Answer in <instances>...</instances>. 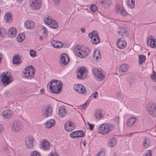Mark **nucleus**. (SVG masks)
Instances as JSON below:
<instances>
[{
  "label": "nucleus",
  "mask_w": 156,
  "mask_h": 156,
  "mask_svg": "<svg viewBox=\"0 0 156 156\" xmlns=\"http://www.w3.org/2000/svg\"><path fill=\"white\" fill-rule=\"evenodd\" d=\"M147 109L148 113L151 116H156V106L154 104L148 103L147 105Z\"/></svg>",
  "instance_id": "8"
},
{
  "label": "nucleus",
  "mask_w": 156,
  "mask_h": 156,
  "mask_svg": "<svg viewBox=\"0 0 156 156\" xmlns=\"http://www.w3.org/2000/svg\"><path fill=\"white\" fill-rule=\"evenodd\" d=\"M80 30L82 33H83L85 31V29L83 28H81L80 29Z\"/></svg>",
  "instance_id": "64"
},
{
  "label": "nucleus",
  "mask_w": 156,
  "mask_h": 156,
  "mask_svg": "<svg viewBox=\"0 0 156 156\" xmlns=\"http://www.w3.org/2000/svg\"><path fill=\"white\" fill-rule=\"evenodd\" d=\"M12 131L15 132H18L21 131L23 129L22 123L17 121H14L11 124Z\"/></svg>",
  "instance_id": "6"
},
{
  "label": "nucleus",
  "mask_w": 156,
  "mask_h": 156,
  "mask_svg": "<svg viewBox=\"0 0 156 156\" xmlns=\"http://www.w3.org/2000/svg\"><path fill=\"white\" fill-rule=\"evenodd\" d=\"M34 138L31 136L28 137L26 138L25 139V143L26 146L28 148L31 149L34 148Z\"/></svg>",
  "instance_id": "11"
},
{
  "label": "nucleus",
  "mask_w": 156,
  "mask_h": 156,
  "mask_svg": "<svg viewBox=\"0 0 156 156\" xmlns=\"http://www.w3.org/2000/svg\"><path fill=\"white\" fill-rule=\"evenodd\" d=\"M40 148L44 151L49 149V142L47 140H44L41 142L40 144Z\"/></svg>",
  "instance_id": "17"
},
{
  "label": "nucleus",
  "mask_w": 156,
  "mask_h": 156,
  "mask_svg": "<svg viewBox=\"0 0 156 156\" xmlns=\"http://www.w3.org/2000/svg\"><path fill=\"white\" fill-rule=\"evenodd\" d=\"M105 154V153L104 151H101L98 153L96 155V156H104Z\"/></svg>",
  "instance_id": "49"
},
{
  "label": "nucleus",
  "mask_w": 156,
  "mask_h": 156,
  "mask_svg": "<svg viewBox=\"0 0 156 156\" xmlns=\"http://www.w3.org/2000/svg\"><path fill=\"white\" fill-rule=\"evenodd\" d=\"M7 72L6 73L5 72L2 73L3 77L2 78L1 81L4 86L9 84L13 80V77L11 76V75H7Z\"/></svg>",
  "instance_id": "4"
},
{
  "label": "nucleus",
  "mask_w": 156,
  "mask_h": 156,
  "mask_svg": "<svg viewBox=\"0 0 156 156\" xmlns=\"http://www.w3.org/2000/svg\"><path fill=\"white\" fill-rule=\"evenodd\" d=\"M98 93L97 92H96L94 93L93 94V98H96L98 97Z\"/></svg>",
  "instance_id": "56"
},
{
  "label": "nucleus",
  "mask_w": 156,
  "mask_h": 156,
  "mask_svg": "<svg viewBox=\"0 0 156 156\" xmlns=\"http://www.w3.org/2000/svg\"><path fill=\"white\" fill-rule=\"evenodd\" d=\"M75 128L73 123L72 122H67L64 125V128L66 131L70 132L73 131Z\"/></svg>",
  "instance_id": "13"
},
{
  "label": "nucleus",
  "mask_w": 156,
  "mask_h": 156,
  "mask_svg": "<svg viewBox=\"0 0 156 156\" xmlns=\"http://www.w3.org/2000/svg\"><path fill=\"white\" fill-rule=\"evenodd\" d=\"M114 129V126L111 124H103L98 128L99 133L102 134H107L111 132Z\"/></svg>",
  "instance_id": "2"
},
{
  "label": "nucleus",
  "mask_w": 156,
  "mask_h": 156,
  "mask_svg": "<svg viewBox=\"0 0 156 156\" xmlns=\"http://www.w3.org/2000/svg\"><path fill=\"white\" fill-rule=\"evenodd\" d=\"M151 77L153 80L156 81V73L155 72H153V74L151 75Z\"/></svg>",
  "instance_id": "48"
},
{
  "label": "nucleus",
  "mask_w": 156,
  "mask_h": 156,
  "mask_svg": "<svg viewBox=\"0 0 156 156\" xmlns=\"http://www.w3.org/2000/svg\"><path fill=\"white\" fill-rule=\"evenodd\" d=\"M100 2L103 6L107 7H108L111 4V0H101Z\"/></svg>",
  "instance_id": "30"
},
{
  "label": "nucleus",
  "mask_w": 156,
  "mask_h": 156,
  "mask_svg": "<svg viewBox=\"0 0 156 156\" xmlns=\"http://www.w3.org/2000/svg\"><path fill=\"white\" fill-rule=\"evenodd\" d=\"M77 133H78L77 137H82L84 136V132L81 130L76 131Z\"/></svg>",
  "instance_id": "40"
},
{
  "label": "nucleus",
  "mask_w": 156,
  "mask_h": 156,
  "mask_svg": "<svg viewBox=\"0 0 156 156\" xmlns=\"http://www.w3.org/2000/svg\"><path fill=\"white\" fill-rule=\"evenodd\" d=\"M48 20L49 18L48 17L46 18V19H45V23L47 25H49V22H48Z\"/></svg>",
  "instance_id": "58"
},
{
  "label": "nucleus",
  "mask_w": 156,
  "mask_h": 156,
  "mask_svg": "<svg viewBox=\"0 0 156 156\" xmlns=\"http://www.w3.org/2000/svg\"><path fill=\"white\" fill-rule=\"evenodd\" d=\"M13 63L14 64L18 65L21 63V60L20 56L18 54H16L13 57Z\"/></svg>",
  "instance_id": "23"
},
{
  "label": "nucleus",
  "mask_w": 156,
  "mask_h": 156,
  "mask_svg": "<svg viewBox=\"0 0 156 156\" xmlns=\"http://www.w3.org/2000/svg\"><path fill=\"white\" fill-rule=\"evenodd\" d=\"M53 111V109L52 108L49 107V111L50 112V115H52V112Z\"/></svg>",
  "instance_id": "62"
},
{
  "label": "nucleus",
  "mask_w": 156,
  "mask_h": 156,
  "mask_svg": "<svg viewBox=\"0 0 156 156\" xmlns=\"http://www.w3.org/2000/svg\"><path fill=\"white\" fill-rule=\"evenodd\" d=\"M49 124V121H47L45 122V128H49V126H48V125Z\"/></svg>",
  "instance_id": "59"
},
{
  "label": "nucleus",
  "mask_w": 156,
  "mask_h": 156,
  "mask_svg": "<svg viewBox=\"0 0 156 156\" xmlns=\"http://www.w3.org/2000/svg\"><path fill=\"white\" fill-rule=\"evenodd\" d=\"M75 54H77V55H78L79 57L81 58H84L86 57L88 53L87 52L85 51H83L78 49V48H76V51H75Z\"/></svg>",
  "instance_id": "15"
},
{
  "label": "nucleus",
  "mask_w": 156,
  "mask_h": 156,
  "mask_svg": "<svg viewBox=\"0 0 156 156\" xmlns=\"http://www.w3.org/2000/svg\"><path fill=\"white\" fill-rule=\"evenodd\" d=\"M30 2L31 8L34 9H38L41 5V0H31Z\"/></svg>",
  "instance_id": "10"
},
{
  "label": "nucleus",
  "mask_w": 156,
  "mask_h": 156,
  "mask_svg": "<svg viewBox=\"0 0 156 156\" xmlns=\"http://www.w3.org/2000/svg\"><path fill=\"white\" fill-rule=\"evenodd\" d=\"M69 61V58L67 54L66 53H63L61 55L60 59L61 65H66Z\"/></svg>",
  "instance_id": "12"
},
{
  "label": "nucleus",
  "mask_w": 156,
  "mask_h": 156,
  "mask_svg": "<svg viewBox=\"0 0 156 156\" xmlns=\"http://www.w3.org/2000/svg\"><path fill=\"white\" fill-rule=\"evenodd\" d=\"M4 130L3 126L0 124V133H1Z\"/></svg>",
  "instance_id": "61"
},
{
  "label": "nucleus",
  "mask_w": 156,
  "mask_h": 156,
  "mask_svg": "<svg viewBox=\"0 0 156 156\" xmlns=\"http://www.w3.org/2000/svg\"><path fill=\"white\" fill-rule=\"evenodd\" d=\"M42 27V30H41V32L43 33L44 32V33H46V32L47 31V30L46 28L44 27Z\"/></svg>",
  "instance_id": "54"
},
{
  "label": "nucleus",
  "mask_w": 156,
  "mask_h": 156,
  "mask_svg": "<svg viewBox=\"0 0 156 156\" xmlns=\"http://www.w3.org/2000/svg\"><path fill=\"white\" fill-rule=\"evenodd\" d=\"M31 156H41L40 154L37 151H34L30 153Z\"/></svg>",
  "instance_id": "41"
},
{
  "label": "nucleus",
  "mask_w": 156,
  "mask_h": 156,
  "mask_svg": "<svg viewBox=\"0 0 156 156\" xmlns=\"http://www.w3.org/2000/svg\"><path fill=\"white\" fill-rule=\"evenodd\" d=\"M147 151L148 152L146 153L144 156H151V150H149Z\"/></svg>",
  "instance_id": "53"
},
{
  "label": "nucleus",
  "mask_w": 156,
  "mask_h": 156,
  "mask_svg": "<svg viewBox=\"0 0 156 156\" xmlns=\"http://www.w3.org/2000/svg\"><path fill=\"white\" fill-rule=\"evenodd\" d=\"M35 68L32 66H30L27 67L23 71L24 77L25 78L31 79L34 75Z\"/></svg>",
  "instance_id": "3"
},
{
  "label": "nucleus",
  "mask_w": 156,
  "mask_h": 156,
  "mask_svg": "<svg viewBox=\"0 0 156 156\" xmlns=\"http://www.w3.org/2000/svg\"><path fill=\"white\" fill-rule=\"evenodd\" d=\"M16 33V30L14 27L10 28L8 31V34L9 37H15Z\"/></svg>",
  "instance_id": "21"
},
{
  "label": "nucleus",
  "mask_w": 156,
  "mask_h": 156,
  "mask_svg": "<svg viewBox=\"0 0 156 156\" xmlns=\"http://www.w3.org/2000/svg\"><path fill=\"white\" fill-rule=\"evenodd\" d=\"M60 0H52V2L53 5H57L58 4Z\"/></svg>",
  "instance_id": "52"
},
{
  "label": "nucleus",
  "mask_w": 156,
  "mask_h": 156,
  "mask_svg": "<svg viewBox=\"0 0 156 156\" xmlns=\"http://www.w3.org/2000/svg\"><path fill=\"white\" fill-rule=\"evenodd\" d=\"M93 74L94 75L96 79L98 81L103 80L105 78V76L101 71L96 68H93L92 69Z\"/></svg>",
  "instance_id": "9"
},
{
  "label": "nucleus",
  "mask_w": 156,
  "mask_h": 156,
  "mask_svg": "<svg viewBox=\"0 0 156 156\" xmlns=\"http://www.w3.org/2000/svg\"><path fill=\"white\" fill-rule=\"evenodd\" d=\"M127 4L128 6L131 9L133 8L135 6V3H131V4L129 2H127Z\"/></svg>",
  "instance_id": "46"
},
{
  "label": "nucleus",
  "mask_w": 156,
  "mask_h": 156,
  "mask_svg": "<svg viewBox=\"0 0 156 156\" xmlns=\"http://www.w3.org/2000/svg\"><path fill=\"white\" fill-rule=\"evenodd\" d=\"M55 121L53 119H49V124H50V126H49V128H51L55 124Z\"/></svg>",
  "instance_id": "42"
},
{
  "label": "nucleus",
  "mask_w": 156,
  "mask_h": 156,
  "mask_svg": "<svg viewBox=\"0 0 156 156\" xmlns=\"http://www.w3.org/2000/svg\"><path fill=\"white\" fill-rule=\"evenodd\" d=\"M89 126V129L91 131H92L93 129L94 126L92 124L90 123L89 122L87 123Z\"/></svg>",
  "instance_id": "51"
},
{
  "label": "nucleus",
  "mask_w": 156,
  "mask_h": 156,
  "mask_svg": "<svg viewBox=\"0 0 156 156\" xmlns=\"http://www.w3.org/2000/svg\"><path fill=\"white\" fill-rule=\"evenodd\" d=\"M136 132H134V133H130L129 134H127V135L128 136H132L133 134H134Z\"/></svg>",
  "instance_id": "63"
},
{
  "label": "nucleus",
  "mask_w": 156,
  "mask_h": 156,
  "mask_svg": "<svg viewBox=\"0 0 156 156\" xmlns=\"http://www.w3.org/2000/svg\"><path fill=\"white\" fill-rule=\"evenodd\" d=\"M82 85H83L82 84L79 83L76 84L74 85L73 86V88L78 93H82V92H81L80 90L81 86Z\"/></svg>",
  "instance_id": "34"
},
{
  "label": "nucleus",
  "mask_w": 156,
  "mask_h": 156,
  "mask_svg": "<svg viewBox=\"0 0 156 156\" xmlns=\"http://www.w3.org/2000/svg\"><path fill=\"white\" fill-rule=\"evenodd\" d=\"M62 82L55 79L49 82V90L53 93L59 94L62 91Z\"/></svg>",
  "instance_id": "1"
},
{
  "label": "nucleus",
  "mask_w": 156,
  "mask_h": 156,
  "mask_svg": "<svg viewBox=\"0 0 156 156\" xmlns=\"http://www.w3.org/2000/svg\"><path fill=\"white\" fill-rule=\"evenodd\" d=\"M147 45L151 48H156V41L154 38H149L147 42Z\"/></svg>",
  "instance_id": "20"
},
{
  "label": "nucleus",
  "mask_w": 156,
  "mask_h": 156,
  "mask_svg": "<svg viewBox=\"0 0 156 156\" xmlns=\"http://www.w3.org/2000/svg\"><path fill=\"white\" fill-rule=\"evenodd\" d=\"M90 9L93 12H95L97 10L96 6L95 5H92L90 6Z\"/></svg>",
  "instance_id": "47"
},
{
  "label": "nucleus",
  "mask_w": 156,
  "mask_h": 156,
  "mask_svg": "<svg viewBox=\"0 0 156 156\" xmlns=\"http://www.w3.org/2000/svg\"><path fill=\"white\" fill-rule=\"evenodd\" d=\"M126 42L122 40V38H119L117 42V46L119 48L124 49L126 47Z\"/></svg>",
  "instance_id": "16"
},
{
  "label": "nucleus",
  "mask_w": 156,
  "mask_h": 156,
  "mask_svg": "<svg viewBox=\"0 0 156 156\" xmlns=\"http://www.w3.org/2000/svg\"><path fill=\"white\" fill-rule=\"evenodd\" d=\"M25 27L27 29H32L34 27V23L32 21H26L25 23Z\"/></svg>",
  "instance_id": "29"
},
{
  "label": "nucleus",
  "mask_w": 156,
  "mask_h": 156,
  "mask_svg": "<svg viewBox=\"0 0 156 156\" xmlns=\"http://www.w3.org/2000/svg\"><path fill=\"white\" fill-rule=\"evenodd\" d=\"M88 104V103H86L84 104L82 106V108L84 110H85Z\"/></svg>",
  "instance_id": "57"
},
{
  "label": "nucleus",
  "mask_w": 156,
  "mask_h": 156,
  "mask_svg": "<svg viewBox=\"0 0 156 156\" xmlns=\"http://www.w3.org/2000/svg\"><path fill=\"white\" fill-rule=\"evenodd\" d=\"M146 59V56L144 55H140L139 58V62L140 65H141Z\"/></svg>",
  "instance_id": "37"
},
{
  "label": "nucleus",
  "mask_w": 156,
  "mask_h": 156,
  "mask_svg": "<svg viewBox=\"0 0 156 156\" xmlns=\"http://www.w3.org/2000/svg\"><path fill=\"white\" fill-rule=\"evenodd\" d=\"M7 31L6 30L3 28H0V36L2 37H4Z\"/></svg>",
  "instance_id": "39"
},
{
  "label": "nucleus",
  "mask_w": 156,
  "mask_h": 156,
  "mask_svg": "<svg viewBox=\"0 0 156 156\" xmlns=\"http://www.w3.org/2000/svg\"><path fill=\"white\" fill-rule=\"evenodd\" d=\"M120 118L119 116H115L113 119V120L117 125H119V120Z\"/></svg>",
  "instance_id": "45"
},
{
  "label": "nucleus",
  "mask_w": 156,
  "mask_h": 156,
  "mask_svg": "<svg viewBox=\"0 0 156 156\" xmlns=\"http://www.w3.org/2000/svg\"><path fill=\"white\" fill-rule=\"evenodd\" d=\"M94 116L95 117L98 119H100L102 117V114L101 112L99 110H96Z\"/></svg>",
  "instance_id": "36"
},
{
  "label": "nucleus",
  "mask_w": 156,
  "mask_h": 156,
  "mask_svg": "<svg viewBox=\"0 0 156 156\" xmlns=\"http://www.w3.org/2000/svg\"><path fill=\"white\" fill-rule=\"evenodd\" d=\"M9 149L10 148L6 147H3V150L5 152H8V151L9 150Z\"/></svg>",
  "instance_id": "55"
},
{
  "label": "nucleus",
  "mask_w": 156,
  "mask_h": 156,
  "mask_svg": "<svg viewBox=\"0 0 156 156\" xmlns=\"http://www.w3.org/2000/svg\"><path fill=\"white\" fill-rule=\"evenodd\" d=\"M49 115V107L47 106V108L43 110L42 112V116L44 117H47Z\"/></svg>",
  "instance_id": "38"
},
{
  "label": "nucleus",
  "mask_w": 156,
  "mask_h": 156,
  "mask_svg": "<svg viewBox=\"0 0 156 156\" xmlns=\"http://www.w3.org/2000/svg\"><path fill=\"white\" fill-rule=\"evenodd\" d=\"M94 58H95L97 61H99L101 58V55L99 51H95L93 54Z\"/></svg>",
  "instance_id": "31"
},
{
  "label": "nucleus",
  "mask_w": 156,
  "mask_h": 156,
  "mask_svg": "<svg viewBox=\"0 0 156 156\" xmlns=\"http://www.w3.org/2000/svg\"><path fill=\"white\" fill-rule=\"evenodd\" d=\"M59 116L63 117L65 116L66 114V109L64 107L61 106L60 107L58 111Z\"/></svg>",
  "instance_id": "25"
},
{
  "label": "nucleus",
  "mask_w": 156,
  "mask_h": 156,
  "mask_svg": "<svg viewBox=\"0 0 156 156\" xmlns=\"http://www.w3.org/2000/svg\"><path fill=\"white\" fill-rule=\"evenodd\" d=\"M17 38L18 39V41L19 42H20L23 41L25 38V34L24 33H22L19 34L17 36Z\"/></svg>",
  "instance_id": "35"
},
{
  "label": "nucleus",
  "mask_w": 156,
  "mask_h": 156,
  "mask_svg": "<svg viewBox=\"0 0 156 156\" xmlns=\"http://www.w3.org/2000/svg\"><path fill=\"white\" fill-rule=\"evenodd\" d=\"M30 55L32 57H34L35 56L36 54L35 51L33 50H30Z\"/></svg>",
  "instance_id": "50"
},
{
  "label": "nucleus",
  "mask_w": 156,
  "mask_h": 156,
  "mask_svg": "<svg viewBox=\"0 0 156 156\" xmlns=\"http://www.w3.org/2000/svg\"><path fill=\"white\" fill-rule=\"evenodd\" d=\"M151 143L150 140L146 138L144 139L143 142L144 147L145 148H147Z\"/></svg>",
  "instance_id": "32"
},
{
  "label": "nucleus",
  "mask_w": 156,
  "mask_h": 156,
  "mask_svg": "<svg viewBox=\"0 0 156 156\" xmlns=\"http://www.w3.org/2000/svg\"><path fill=\"white\" fill-rule=\"evenodd\" d=\"M50 154V156H59L58 154L55 153L54 152L51 153Z\"/></svg>",
  "instance_id": "60"
},
{
  "label": "nucleus",
  "mask_w": 156,
  "mask_h": 156,
  "mask_svg": "<svg viewBox=\"0 0 156 156\" xmlns=\"http://www.w3.org/2000/svg\"><path fill=\"white\" fill-rule=\"evenodd\" d=\"M58 27V22L55 20L49 18V28L52 29H56Z\"/></svg>",
  "instance_id": "24"
},
{
  "label": "nucleus",
  "mask_w": 156,
  "mask_h": 156,
  "mask_svg": "<svg viewBox=\"0 0 156 156\" xmlns=\"http://www.w3.org/2000/svg\"><path fill=\"white\" fill-rule=\"evenodd\" d=\"M136 120V118L134 117H132L128 119L126 123L127 126L130 127L134 125Z\"/></svg>",
  "instance_id": "27"
},
{
  "label": "nucleus",
  "mask_w": 156,
  "mask_h": 156,
  "mask_svg": "<svg viewBox=\"0 0 156 156\" xmlns=\"http://www.w3.org/2000/svg\"><path fill=\"white\" fill-rule=\"evenodd\" d=\"M89 36L93 41L92 43L94 44H97L100 42V39L98 35V34L96 30H94L90 33L89 34Z\"/></svg>",
  "instance_id": "5"
},
{
  "label": "nucleus",
  "mask_w": 156,
  "mask_h": 156,
  "mask_svg": "<svg viewBox=\"0 0 156 156\" xmlns=\"http://www.w3.org/2000/svg\"><path fill=\"white\" fill-rule=\"evenodd\" d=\"M5 19V20L6 23H10L11 22L12 20V15L10 13L6 12V13Z\"/></svg>",
  "instance_id": "26"
},
{
  "label": "nucleus",
  "mask_w": 156,
  "mask_h": 156,
  "mask_svg": "<svg viewBox=\"0 0 156 156\" xmlns=\"http://www.w3.org/2000/svg\"><path fill=\"white\" fill-rule=\"evenodd\" d=\"M128 66L126 64H124L121 65L119 69L120 72H125L128 70Z\"/></svg>",
  "instance_id": "28"
},
{
  "label": "nucleus",
  "mask_w": 156,
  "mask_h": 156,
  "mask_svg": "<svg viewBox=\"0 0 156 156\" xmlns=\"http://www.w3.org/2000/svg\"><path fill=\"white\" fill-rule=\"evenodd\" d=\"M80 90L81 92H82V93H79L80 94H83L86 92V88L83 85L81 86Z\"/></svg>",
  "instance_id": "44"
},
{
  "label": "nucleus",
  "mask_w": 156,
  "mask_h": 156,
  "mask_svg": "<svg viewBox=\"0 0 156 156\" xmlns=\"http://www.w3.org/2000/svg\"><path fill=\"white\" fill-rule=\"evenodd\" d=\"M87 70L85 68L81 67L79 68L77 73V78L81 80L85 78L87 76Z\"/></svg>",
  "instance_id": "7"
},
{
  "label": "nucleus",
  "mask_w": 156,
  "mask_h": 156,
  "mask_svg": "<svg viewBox=\"0 0 156 156\" xmlns=\"http://www.w3.org/2000/svg\"><path fill=\"white\" fill-rule=\"evenodd\" d=\"M116 143L115 137H113L110 139L108 143V145L110 147H113Z\"/></svg>",
  "instance_id": "33"
},
{
  "label": "nucleus",
  "mask_w": 156,
  "mask_h": 156,
  "mask_svg": "<svg viewBox=\"0 0 156 156\" xmlns=\"http://www.w3.org/2000/svg\"><path fill=\"white\" fill-rule=\"evenodd\" d=\"M118 33L120 34L121 33V35L123 37H128V33L126 31V29L122 27H119L117 30Z\"/></svg>",
  "instance_id": "19"
},
{
  "label": "nucleus",
  "mask_w": 156,
  "mask_h": 156,
  "mask_svg": "<svg viewBox=\"0 0 156 156\" xmlns=\"http://www.w3.org/2000/svg\"><path fill=\"white\" fill-rule=\"evenodd\" d=\"M78 133H77L76 131H75L72 132L70 134V136L72 138L77 137Z\"/></svg>",
  "instance_id": "43"
},
{
  "label": "nucleus",
  "mask_w": 156,
  "mask_h": 156,
  "mask_svg": "<svg viewBox=\"0 0 156 156\" xmlns=\"http://www.w3.org/2000/svg\"><path fill=\"white\" fill-rule=\"evenodd\" d=\"M51 44L53 47L57 48L62 47L63 45L62 42L55 40L51 41Z\"/></svg>",
  "instance_id": "18"
},
{
  "label": "nucleus",
  "mask_w": 156,
  "mask_h": 156,
  "mask_svg": "<svg viewBox=\"0 0 156 156\" xmlns=\"http://www.w3.org/2000/svg\"><path fill=\"white\" fill-rule=\"evenodd\" d=\"M12 112L9 109H7L3 111L2 115L5 118L9 119L12 116Z\"/></svg>",
  "instance_id": "22"
},
{
  "label": "nucleus",
  "mask_w": 156,
  "mask_h": 156,
  "mask_svg": "<svg viewBox=\"0 0 156 156\" xmlns=\"http://www.w3.org/2000/svg\"><path fill=\"white\" fill-rule=\"evenodd\" d=\"M115 8L116 11L118 13L122 15L123 16H126L127 14L125 9L122 6L119 5H116Z\"/></svg>",
  "instance_id": "14"
}]
</instances>
